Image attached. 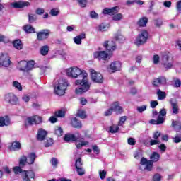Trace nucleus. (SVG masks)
Instances as JSON below:
<instances>
[{"label":"nucleus","instance_id":"58","mask_svg":"<svg viewBox=\"0 0 181 181\" xmlns=\"http://www.w3.org/2000/svg\"><path fill=\"white\" fill-rule=\"evenodd\" d=\"M160 57L158 54L153 55V62L154 64H158V63H159V60H160Z\"/></svg>","mask_w":181,"mask_h":181},{"label":"nucleus","instance_id":"25","mask_svg":"<svg viewBox=\"0 0 181 181\" xmlns=\"http://www.w3.org/2000/svg\"><path fill=\"white\" fill-rule=\"evenodd\" d=\"M36 153L32 152L28 154V158H27L28 165H33L35 163V160H36Z\"/></svg>","mask_w":181,"mask_h":181},{"label":"nucleus","instance_id":"32","mask_svg":"<svg viewBox=\"0 0 181 181\" xmlns=\"http://www.w3.org/2000/svg\"><path fill=\"white\" fill-rule=\"evenodd\" d=\"M171 125L173 128H175V131L177 132H180V131H181V123H180V122L173 120L172 122Z\"/></svg>","mask_w":181,"mask_h":181},{"label":"nucleus","instance_id":"59","mask_svg":"<svg viewBox=\"0 0 181 181\" xmlns=\"http://www.w3.org/2000/svg\"><path fill=\"white\" fill-rule=\"evenodd\" d=\"M160 144V141L158 139H151L150 141V146H153V145H159Z\"/></svg>","mask_w":181,"mask_h":181},{"label":"nucleus","instance_id":"40","mask_svg":"<svg viewBox=\"0 0 181 181\" xmlns=\"http://www.w3.org/2000/svg\"><path fill=\"white\" fill-rule=\"evenodd\" d=\"M118 131H119V126L113 124L109 127V132H110L111 134H116V132H118Z\"/></svg>","mask_w":181,"mask_h":181},{"label":"nucleus","instance_id":"2","mask_svg":"<svg viewBox=\"0 0 181 181\" xmlns=\"http://www.w3.org/2000/svg\"><path fill=\"white\" fill-rule=\"evenodd\" d=\"M149 160L145 157H142L140 160V165L142 166H145L144 169L142 168L139 167V169L140 170H148V172H152V170L153 169V162H158L159 159H160V154H159L157 152H153L152 154L150 156Z\"/></svg>","mask_w":181,"mask_h":181},{"label":"nucleus","instance_id":"12","mask_svg":"<svg viewBox=\"0 0 181 181\" xmlns=\"http://www.w3.org/2000/svg\"><path fill=\"white\" fill-rule=\"evenodd\" d=\"M110 54L107 53L106 51H96L93 53L94 59H98V60H108L111 58Z\"/></svg>","mask_w":181,"mask_h":181},{"label":"nucleus","instance_id":"61","mask_svg":"<svg viewBox=\"0 0 181 181\" xmlns=\"http://www.w3.org/2000/svg\"><path fill=\"white\" fill-rule=\"evenodd\" d=\"M90 16L92 19H97V18H98V14L95 11H92L90 13Z\"/></svg>","mask_w":181,"mask_h":181},{"label":"nucleus","instance_id":"53","mask_svg":"<svg viewBox=\"0 0 181 181\" xmlns=\"http://www.w3.org/2000/svg\"><path fill=\"white\" fill-rule=\"evenodd\" d=\"M106 30H107V26L104 23L99 25L98 26L99 32H106Z\"/></svg>","mask_w":181,"mask_h":181},{"label":"nucleus","instance_id":"42","mask_svg":"<svg viewBox=\"0 0 181 181\" xmlns=\"http://www.w3.org/2000/svg\"><path fill=\"white\" fill-rule=\"evenodd\" d=\"M172 110L173 114H179V106L176 103H171Z\"/></svg>","mask_w":181,"mask_h":181},{"label":"nucleus","instance_id":"38","mask_svg":"<svg viewBox=\"0 0 181 181\" xmlns=\"http://www.w3.org/2000/svg\"><path fill=\"white\" fill-rule=\"evenodd\" d=\"M28 22L29 23H33V22H36L37 21V16L36 14L30 13L28 14Z\"/></svg>","mask_w":181,"mask_h":181},{"label":"nucleus","instance_id":"13","mask_svg":"<svg viewBox=\"0 0 181 181\" xmlns=\"http://www.w3.org/2000/svg\"><path fill=\"white\" fill-rule=\"evenodd\" d=\"M122 64L119 61H115L112 62L107 67L109 73H115L117 71H121Z\"/></svg>","mask_w":181,"mask_h":181},{"label":"nucleus","instance_id":"16","mask_svg":"<svg viewBox=\"0 0 181 181\" xmlns=\"http://www.w3.org/2000/svg\"><path fill=\"white\" fill-rule=\"evenodd\" d=\"M167 79L165 76H158V78H154L152 81L153 87L158 88L160 86H165L167 84Z\"/></svg>","mask_w":181,"mask_h":181},{"label":"nucleus","instance_id":"31","mask_svg":"<svg viewBox=\"0 0 181 181\" xmlns=\"http://www.w3.org/2000/svg\"><path fill=\"white\" fill-rule=\"evenodd\" d=\"M49 45L42 46L40 49V53L42 56H47L49 54Z\"/></svg>","mask_w":181,"mask_h":181},{"label":"nucleus","instance_id":"64","mask_svg":"<svg viewBox=\"0 0 181 181\" xmlns=\"http://www.w3.org/2000/svg\"><path fill=\"white\" fill-rule=\"evenodd\" d=\"M176 9L181 13V0L176 3Z\"/></svg>","mask_w":181,"mask_h":181},{"label":"nucleus","instance_id":"60","mask_svg":"<svg viewBox=\"0 0 181 181\" xmlns=\"http://www.w3.org/2000/svg\"><path fill=\"white\" fill-rule=\"evenodd\" d=\"M165 122V119L162 116H158L157 118V125H160Z\"/></svg>","mask_w":181,"mask_h":181},{"label":"nucleus","instance_id":"36","mask_svg":"<svg viewBox=\"0 0 181 181\" xmlns=\"http://www.w3.org/2000/svg\"><path fill=\"white\" fill-rule=\"evenodd\" d=\"M77 117H79L81 119H86V118H87V113L86 110H78L77 112Z\"/></svg>","mask_w":181,"mask_h":181},{"label":"nucleus","instance_id":"11","mask_svg":"<svg viewBox=\"0 0 181 181\" xmlns=\"http://www.w3.org/2000/svg\"><path fill=\"white\" fill-rule=\"evenodd\" d=\"M66 84H68L67 81H64L62 83H59V86L54 88V93L57 95H64L66 93Z\"/></svg>","mask_w":181,"mask_h":181},{"label":"nucleus","instance_id":"62","mask_svg":"<svg viewBox=\"0 0 181 181\" xmlns=\"http://www.w3.org/2000/svg\"><path fill=\"white\" fill-rule=\"evenodd\" d=\"M35 13L36 15H43V13H45V9L42 8H38L36 9Z\"/></svg>","mask_w":181,"mask_h":181},{"label":"nucleus","instance_id":"39","mask_svg":"<svg viewBox=\"0 0 181 181\" xmlns=\"http://www.w3.org/2000/svg\"><path fill=\"white\" fill-rule=\"evenodd\" d=\"M54 115L57 118H64V117H66V112L63 110H58L54 112Z\"/></svg>","mask_w":181,"mask_h":181},{"label":"nucleus","instance_id":"26","mask_svg":"<svg viewBox=\"0 0 181 181\" xmlns=\"http://www.w3.org/2000/svg\"><path fill=\"white\" fill-rule=\"evenodd\" d=\"M23 30L25 33H36V30L31 25L27 24L23 27Z\"/></svg>","mask_w":181,"mask_h":181},{"label":"nucleus","instance_id":"49","mask_svg":"<svg viewBox=\"0 0 181 181\" xmlns=\"http://www.w3.org/2000/svg\"><path fill=\"white\" fill-rule=\"evenodd\" d=\"M86 145H88V141H82L81 143H76V146L77 149H81L83 146H86Z\"/></svg>","mask_w":181,"mask_h":181},{"label":"nucleus","instance_id":"28","mask_svg":"<svg viewBox=\"0 0 181 181\" xmlns=\"http://www.w3.org/2000/svg\"><path fill=\"white\" fill-rule=\"evenodd\" d=\"M83 39H86V33H81L74 38V43H76V45H81V40H83Z\"/></svg>","mask_w":181,"mask_h":181},{"label":"nucleus","instance_id":"56","mask_svg":"<svg viewBox=\"0 0 181 181\" xmlns=\"http://www.w3.org/2000/svg\"><path fill=\"white\" fill-rule=\"evenodd\" d=\"M81 8H86L87 6V0H77Z\"/></svg>","mask_w":181,"mask_h":181},{"label":"nucleus","instance_id":"20","mask_svg":"<svg viewBox=\"0 0 181 181\" xmlns=\"http://www.w3.org/2000/svg\"><path fill=\"white\" fill-rule=\"evenodd\" d=\"M9 151L11 152H16L22 149V144L19 141H14L11 143V145L8 146Z\"/></svg>","mask_w":181,"mask_h":181},{"label":"nucleus","instance_id":"52","mask_svg":"<svg viewBox=\"0 0 181 181\" xmlns=\"http://www.w3.org/2000/svg\"><path fill=\"white\" fill-rule=\"evenodd\" d=\"M83 166V161H81V158H78L75 162V168H81Z\"/></svg>","mask_w":181,"mask_h":181},{"label":"nucleus","instance_id":"30","mask_svg":"<svg viewBox=\"0 0 181 181\" xmlns=\"http://www.w3.org/2000/svg\"><path fill=\"white\" fill-rule=\"evenodd\" d=\"M26 163H28V157L26 156H21L19 158V166H21V168H25V166H26Z\"/></svg>","mask_w":181,"mask_h":181},{"label":"nucleus","instance_id":"43","mask_svg":"<svg viewBox=\"0 0 181 181\" xmlns=\"http://www.w3.org/2000/svg\"><path fill=\"white\" fill-rule=\"evenodd\" d=\"M156 28H160L163 25V21L160 18H156L153 20Z\"/></svg>","mask_w":181,"mask_h":181},{"label":"nucleus","instance_id":"23","mask_svg":"<svg viewBox=\"0 0 181 181\" xmlns=\"http://www.w3.org/2000/svg\"><path fill=\"white\" fill-rule=\"evenodd\" d=\"M71 125L77 129H81L83 128V124L81 123V121L78 120V119L76 117H73L71 119Z\"/></svg>","mask_w":181,"mask_h":181},{"label":"nucleus","instance_id":"15","mask_svg":"<svg viewBox=\"0 0 181 181\" xmlns=\"http://www.w3.org/2000/svg\"><path fill=\"white\" fill-rule=\"evenodd\" d=\"M21 177L23 181H32V179L36 177V175L32 170H23V173L21 174Z\"/></svg>","mask_w":181,"mask_h":181},{"label":"nucleus","instance_id":"21","mask_svg":"<svg viewBox=\"0 0 181 181\" xmlns=\"http://www.w3.org/2000/svg\"><path fill=\"white\" fill-rule=\"evenodd\" d=\"M29 5H30L29 1H18L11 3V6L15 8V9H22V8H25L29 6Z\"/></svg>","mask_w":181,"mask_h":181},{"label":"nucleus","instance_id":"63","mask_svg":"<svg viewBox=\"0 0 181 181\" xmlns=\"http://www.w3.org/2000/svg\"><path fill=\"white\" fill-rule=\"evenodd\" d=\"M173 141L175 144H179V142H181V135L173 138Z\"/></svg>","mask_w":181,"mask_h":181},{"label":"nucleus","instance_id":"37","mask_svg":"<svg viewBox=\"0 0 181 181\" xmlns=\"http://www.w3.org/2000/svg\"><path fill=\"white\" fill-rule=\"evenodd\" d=\"M22 168L23 167H21V165L15 166L13 168V172H14L15 175H19V173H21L22 175V173H23V170Z\"/></svg>","mask_w":181,"mask_h":181},{"label":"nucleus","instance_id":"48","mask_svg":"<svg viewBox=\"0 0 181 181\" xmlns=\"http://www.w3.org/2000/svg\"><path fill=\"white\" fill-rule=\"evenodd\" d=\"M76 172L79 176H83L86 175V170L82 167H78L76 168Z\"/></svg>","mask_w":181,"mask_h":181},{"label":"nucleus","instance_id":"50","mask_svg":"<svg viewBox=\"0 0 181 181\" xmlns=\"http://www.w3.org/2000/svg\"><path fill=\"white\" fill-rule=\"evenodd\" d=\"M52 166H54V168H57V165H59V160H57V158L53 157L51 160H50Z\"/></svg>","mask_w":181,"mask_h":181},{"label":"nucleus","instance_id":"1","mask_svg":"<svg viewBox=\"0 0 181 181\" xmlns=\"http://www.w3.org/2000/svg\"><path fill=\"white\" fill-rule=\"evenodd\" d=\"M66 74L72 78H79L75 81V86H81L75 89V94L81 95L87 93L91 87V84L88 82V74L85 71H81L78 67H71L66 69Z\"/></svg>","mask_w":181,"mask_h":181},{"label":"nucleus","instance_id":"54","mask_svg":"<svg viewBox=\"0 0 181 181\" xmlns=\"http://www.w3.org/2000/svg\"><path fill=\"white\" fill-rule=\"evenodd\" d=\"M153 181H161L162 180V176L159 173H156L153 177Z\"/></svg>","mask_w":181,"mask_h":181},{"label":"nucleus","instance_id":"4","mask_svg":"<svg viewBox=\"0 0 181 181\" xmlns=\"http://www.w3.org/2000/svg\"><path fill=\"white\" fill-rule=\"evenodd\" d=\"M119 7L115 6L112 8H105L103 11V15H110L112 16L113 21H121L122 19V14L118 13Z\"/></svg>","mask_w":181,"mask_h":181},{"label":"nucleus","instance_id":"8","mask_svg":"<svg viewBox=\"0 0 181 181\" xmlns=\"http://www.w3.org/2000/svg\"><path fill=\"white\" fill-rule=\"evenodd\" d=\"M103 46L105 48L106 52H107L109 54H112V53L117 50V44L112 40L105 41Z\"/></svg>","mask_w":181,"mask_h":181},{"label":"nucleus","instance_id":"6","mask_svg":"<svg viewBox=\"0 0 181 181\" xmlns=\"http://www.w3.org/2000/svg\"><path fill=\"white\" fill-rule=\"evenodd\" d=\"M148 37H149V33H148V31L146 30H141V33L139 34L137 38L136 39V45L137 46L145 45Z\"/></svg>","mask_w":181,"mask_h":181},{"label":"nucleus","instance_id":"17","mask_svg":"<svg viewBox=\"0 0 181 181\" xmlns=\"http://www.w3.org/2000/svg\"><path fill=\"white\" fill-rule=\"evenodd\" d=\"M80 138L79 133H76V134L68 133L64 135V140L65 142H77Z\"/></svg>","mask_w":181,"mask_h":181},{"label":"nucleus","instance_id":"57","mask_svg":"<svg viewBox=\"0 0 181 181\" xmlns=\"http://www.w3.org/2000/svg\"><path fill=\"white\" fill-rule=\"evenodd\" d=\"M181 86L180 79L174 78V87L179 88Z\"/></svg>","mask_w":181,"mask_h":181},{"label":"nucleus","instance_id":"10","mask_svg":"<svg viewBox=\"0 0 181 181\" xmlns=\"http://www.w3.org/2000/svg\"><path fill=\"white\" fill-rule=\"evenodd\" d=\"M4 100L11 105H17L19 103V99L15 94L12 93H7L4 95Z\"/></svg>","mask_w":181,"mask_h":181},{"label":"nucleus","instance_id":"22","mask_svg":"<svg viewBox=\"0 0 181 181\" xmlns=\"http://www.w3.org/2000/svg\"><path fill=\"white\" fill-rule=\"evenodd\" d=\"M112 108L113 109V111L115 112H116V114L117 115H119V114H122V112H124V109L122 108V107H121L119 105V101L114 102L112 104Z\"/></svg>","mask_w":181,"mask_h":181},{"label":"nucleus","instance_id":"3","mask_svg":"<svg viewBox=\"0 0 181 181\" xmlns=\"http://www.w3.org/2000/svg\"><path fill=\"white\" fill-rule=\"evenodd\" d=\"M161 69L165 71H168V70H170L172 67H173V62L170 61V52H161Z\"/></svg>","mask_w":181,"mask_h":181},{"label":"nucleus","instance_id":"47","mask_svg":"<svg viewBox=\"0 0 181 181\" xmlns=\"http://www.w3.org/2000/svg\"><path fill=\"white\" fill-rule=\"evenodd\" d=\"M13 86L19 91H22V85L18 81H14L13 82Z\"/></svg>","mask_w":181,"mask_h":181},{"label":"nucleus","instance_id":"27","mask_svg":"<svg viewBox=\"0 0 181 181\" xmlns=\"http://www.w3.org/2000/svg\"><path fill=\"white\" fill-rule=\"evenodd\" d=\"M148 20L147 17L144 16L139 19V21H137V25L140 28H145V26H146V25L148 24Z\"/></svg>","mask_w":181,"mask_h":181},{"label":"nucleus","instance_id":"34","mask_svg":"<svg viewBox=\"0 0 181 181\" xmlns=\"http://www.w3.org/2000/svg\"><path fill=\"white\" fill-rule=\"evenodd\" d=\"M64 134L63 129L60 126H56L54 128V135L57 136H62Z\"/></svg>","mask_w":181,"mask_h":181},{"label":"nucleus","instance_id":"41","mask_svg":"<svg viewBox=\"0 0 181 181\" xmlns=\"http://www.w3.org/2000/svg\"><path fill=\"white\" fill-rule=\"evenodd\" d=\"M54 144V140L52 138H49L46 141L44 142V146L45 148H49V146H52Z\"/></svg>","mask_w":181,"mask_h":181},{"label":"nucleus","instance_id":"45","mask_svg":"<svg viewBox=\"0 0 181 181\" xmlns=\"http://www.w3.org/2000/svg\"><path fill=\"white\" fill-rule=\"evenodd\" d=\"M60 13V10L59 8H52L49 11V15L51 16H57Z\"/></svg>","mask_w":181,"mask_h":181},{"label":"nucleus","instance_id":"35","mask_svg":"<svg viewBox=\"0 0 181 181\" xmlns=\"http://www.w3.org/2000/svg\"><path fill=\"white\" fill-rule=\"evenodd\" d=\"M157 95L158 97V100H165L166 98V92H163L160 89H158Z\"/></svg>","mask_w":181,"mask_h":181},{"label":"nucleus","instance_id":"7","mask_svg":"<svg viewBox=\"0 0 181 181\" xmlns=\"http://www.w3.org/2000/svg\"><path fill=\"white\" fill-rule=\"evenodd\" d=\"M35 61L31 60L29 62L21 61L19 62V70L21 71H30L35 67Z\"/></svg>","mask_w":181,"mask_h":181},{"label":"nucleus","instance_id":"51","mask_svg":"<svg viewBox=\"0 0 181 181\" xmlns=\"http://www.w3.org/2000/svg\"><path fill=\"white\" fill-rule=\"evenodd\" d=\"M146 108H148V106H146V105H142V106H138L137 111L138 112L142 113L144 112V111H146Z\"/></svg>","mask_w":181,"mask_h":181},{"label":"nucleus","instance_id":"29","mask_svg":"<svg viewBox=\"0 0 181 181\" xmlns=\"http://www.w3.org/2000/svg\"><path fill=\"white\" fill-rule=\"evenodd\" d=\"M13 46L17 50H22L23 49V44H22V41L19 39L13 41Z\"/></svg>","mask_w":181,"mask_h":181},{"label":"nucleus","instance_id":"24","mask_svg":"<svg viewBox=\"0 0 181 181\" xmlns=\"http://www.w3.org/2000/svg\"><path fill=\"white\" fill-rule=\"evenodd\" d=\"M11 125V118L9 116L0 117V127H8Z\"/></svg>","mask_w":181,"mask_h":181},{"label":"nucleus","instance_id":"46","mask_svg":"<svg viewBox=\"0 0 181 181\" xmlns=\"http://www.w3.org/2000/svg\"><path fill=\"white\" fill-rule=\"evenodd\" d=\"M112 112H114V109L112 108V106H111L110 108L104 112L103 115L104 117H110V115H112Z\"/></svg>","mask_w":181,"mask_h":181},{"label":"nucleus","instance_id":"33","mask_svg":"<svg viewBox=\"0 0 181 181\" xmlns=\"http://www.w3.org/2000/svg\"><path fill=\"white\" fill-rule=\"evenodd\" d=\"M114 39L119 43H124V40H125V37H124V35H122V34L117 33L115 35Z\"/></svg>","mask_w":181,"mask_h":181},{"label":"nucleus","instance_id":"5","mask_svg":"<svg viewBox=\"0 0 181 181\" xmlns=\"http://www.w3.org/2000/svg\"><path fill=\"white\" fill-rule=\"evenodd\" d=\"M42 117L38 115H33L26 118L25 122V127L28 128L29 126L32 125H39V124H42Z\"/></svg>","mask_w":181,"mask_h":181},{"label":"nucleus","instance_id":"55","mask_svg":"<svg viewBox=\"0 0 181 181\" xmlns=\"http://www.w3.org/2000/svg\"><path fill=\"white\" fill-rule=\"evenodd\" d=\"M127 143L129 145L134 146V145H135V144H136V141H135V139L130 137L127 139Z\"/></svg>","mask_w":181,"mask_h":181},{"label":"nucleus","instance_id":"19","mask_svg":"<svg viewBox=\"0 0 181 181\" xmlns=\"http://www.w3.org/2000/svg\"><path fill=\"white\" fill-rule=\"evenodd\" d=\"M47 131L43 129L42 128H40L37 131V134L36 136V139L39 142H42L46 139V136H47Z\"/></svg>","mask_w":181,"mask_h":181},{"label":"nucleus","instance_id":"44","mask_svg":"<svg viewBox=\"0 0 181 181\" xmlns=\"http://www.w3.org/2000/svg\"><path fill=\"white\" fill-rule=\"evenodd\" d=\"M127 119H128V117L127 116L120 117L117 127H122V125L125 124V121H127Z\"/></svg>","mask_w":181,"mask_h":181},{"label":"nucleus","instance_id":"9","mask_svg":"<svg viewBox=\"0 0 181 181\" xmlns=\"http://www.w3.org/2000/svg\"><path fill=\"white\" fill-rule=\"evenodd\" d=\"M90 78L94 83L99 84L104 83V78L101 73L97 72L94 69H90Z\"/></svg>","mask_w":181,"mask_h":181},{"label":"nucleus","instance_id":"18","mask_svg":"<svg viewBox=\"0 0 181 181\" xmlns=\"http://www.w3.org/2000/svg\"><path fill=\"white\" fill-rule=\"evenodd\" d=\"M0 66L3 67H9L11 66V59L8 54H1L0 55Z\"/></svg>","mask_w":181,"mask_h":181},{"label":"nucleus","instance_id":"14","mask_svg":"<svg viewBox=\"0 0 181 181\" xmlns=\"http://www.w3.org/2000/svg\"><path fill=\"white\" fill-rule=\"evenodd\" d=\"M50 33L51 32L49 29L41 30L40 32L37 33V40H38L39 42L46 40V39H49Z\"/></svg>","mask_w":181,"mask_h":181}]
</instances>
